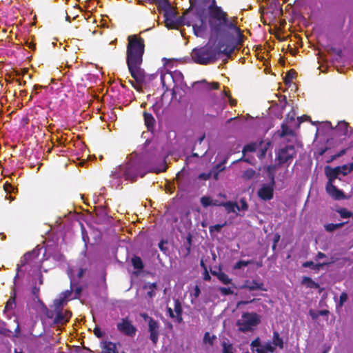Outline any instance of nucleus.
Listing matches in <instances>:
<instances>
[{
	"label": "nucleus",
	"instance_id": "nucleus-13",
	"mask_svg": "<svg viewBox=\"0 0 353 353\" xmlns=\"http://www.w3.org/2000/svg\"><path fill=\"white\" fill-rule=\"evenodd\" d=\"M83 270L82 268L74 269V268H69L68 270V275L70 279V284L72 288L75 285L78 284L79 279L81 278L83 274Z\"/></svg>",
	"mask_w": 353,
	"mask_h": 353
},
{
	"label": "nucleus",
	"instance_id": "nucleus-53",
	"mask_svg": "<svg viewBox=\"0 0 353 353\" xmlns=\"http://www.w3.org/2000/svg\"><path fill=\"white\" fill-rule=\"evenodd\" d=\"M167 314L169 315V316L172 319H175V314L173 311V310L171 307L167 308Z\"/></svg>",
	"mask_w": 353,
	"mask_h": 353
},
{
	"label": "nucleus",
	"instance_id": "nucleus-17",
	"mask_svg": "<svg viewBox=\"0 0 353 353\" xmlns=\"http://www.w3.org/2000/svg\"><path fill=\"white\" fill-rule=\"evenodd\" d=\"M194 34L197 37L204 38L207 34V26L203 19L200 20V24L193 25Z\"/></svg>",
	"mask_w": 353,
	"mask_h": 353
},
{
	"label": "nucleus",
	"instance_id": "nucleus-21",
	"mask_svg": "<svg viewBox=\"0 0 353 353\" xmlns=\"http://www.w3.org/2000/svg\"><path fill=\"white\" fill-rule=\"evenodd\" d=\"M218 205L223 206L225 208L228 213H236V211H240L239 205L236 203L232 201L221 203Z\"/></svg>",
	"mask_w": 353,
	"mask_h": 353
},
{
	"label": "nucleus",
	"instance_id": "nucleus-51",
	"mask_svg": "<svg viewBox=\"0 0 353 353\" xmlns=\"http://www.w3.org/2000/svg\"><path fill=\"white\" fill-rule=\"evenodd\" d=\"M159 0H137V4L143 5L144 2H148L150 3H154L158 2Z\"/></svg>",
	"mask_w": 353,
	"mask_h": 353
},
{
	"label": "nucleus",
	"instance_id": "nucleus-37",
	"mask_svg": "<svg viewBox=\"0 0 353 353\" xmlns=\"http://www.w3.org/2000/svg\"><path fill=\"white\" fill-rule=\"evenodd\" d=\"M344 223H336V224H334V223H330V224H327L325 228V230L328 232H333L334 230H336V229H339L341 227H342Z\"/></svg>",
	"mask_w": 353,
	"mask_h": 353
},
{
	"label": "nucleus",
	"instance_id": "nucleus-2",
	"mask_svg": "<svg viewBox=\"0 0 353 353\" xmlns=\"http://www.w3.org/2000/svg\"><path fill=\"white\" fill-rule=\"evenodd\" d=\"M128 43L126 50V63L132 77L139 83L145 81V74L141 68L144 53V40L137 35L128 37Z\"/></svg>",
	"mask_w": 353,
	"mask_h": 353
},
{
	"label": "nucleus",
	"instance_id": "nucleus-60",
	"mask_svg": "<svg viewBox=\"0 0 353 353\" xmlns=\"http://www.w3.org/2000/svg\"><path fill=\"white\" fill-rule=\"evenodd\" d=\"M205 138V135H203L202 137H201L199 139V143H201V142L203 141Z\"/></svg>",
	"mask_w": 353,
	"mask_h": 353
},
{
	"label": "nucleus",
	"instance_id": "nucleus-23",
	"mask_svg": "<svg viewBox=\"0 0 353 353\" xmlns=\"http://www.w3.org/2000/svg\"><path fill=\"white\" fill-rule=\"evenodd\" d=\"M338 136H345L347 133L348 124L344 121H339L335 128Z\"/></svg>",
	"mask_w": 353,
	"mask_h": 353
},
{
	"label": "nucleus",
	"instance_id": "nucleus-9",
	"mask_svg": "<svg viewBox=\"0 0 353 353\" xmlns=\"http://www.w3.org/2000/svg\"><path fill=\"white\" fill-rule=\"evenodd\" d=\"M274 188V180L272 178L270 183H264L259 189L257 192L259 197L263 201L272 199L273 198Z\"/></svg>",
	"mask_w": 353,
	"mask_h": 353
},
{
	"label": "nucleus",
	"instance_id": "nucleus-29",
	"mask_svg": "<svg viewBox=\"0 0 353 353\" xmlns=\"http://www.w3.org/2000/svg\"><path fill=\"white\" fill-rule=\"evenodd\" d=\"M145 288L148 290L147 295L150 298H152L155 296V290L157 288V284L155 283L146 284Z\"/></svg>",
	"mask_w": 353,
	"mask_h": 353
},
{
	"label": "nucleus",
	"instance_id": "nucleus-14",
	"mask_svg": "<svg viewBox=\"0 0 353 353\" xmlns=\"http://www.w3.org/2000/svg\"><path fill=\"white\" fill-rule=\"evenodd\" d=\"M172 73L174 79V85L172 88L173 92H175V90L176 88L183 90L186 85L183 81V75L182 72L179 70H174L172 72Z\"/></svg>",
	"mask_w": 353,
	"mask_h": 353
},
{
	"label": "nucleus",
	"instance_id": "nucleus-32",
	"mask_svg": "<svg viewBox=\"0 0 353 353\" xmlns=\"http://www.w3.org/2000/svg\"><path fill=\"white\" fill-rule=\"evenodd\" d=\"M144 120L147 127L149 128L150 126L153 125L154 119L151 114L144 112Z\"/></svg>",
	"mask_w": 353,
	"mask_h": 353
},
{
	"label": "nucleus",
	"instance_id": "nucleus-50",
	"mask_svg": "<svg viewBox=\"0 0 353 353\" xmlns=\"http://www.w3.org/2000/svg\"><path fill=\"white\" fill-rule=\"evenodd\" d=\"M94 334H95V336L98 338H101L103 336V332L101 330L100 328L99 327H95L94 330Z\"/></svg>",
	"mask_w": 353,
	"mask_h": 353
},
{
	"label": "nucleus",
	"instance_id": "nucleus-8",
	"mask_svg": "<svg viewBox=\"0 0 353 353\" xmlns=\"http://www.w3.org/2000/svg\"><path fill=\"white\" fill-rule=\"evenodd\" d=\"M297 152L294 145H287L282 148L278 153V159L281 163H290Z\"/></svg>",
	"mask_w": 353,
	"mask_h": 353
},
{
	"label": "nucleus",
	"instance_id": "nucleus-31",
	"mask_svg": "<svg viewBox=\"0 0 353 353\" xmlns=\"http://www.w3.org/2000/svg\"><path fill=\"white\" fill-rule=\"evenodd\" d=\"M201 205L206 208L210 205H218L216 203L213 202V200L209 196H202L201 198Z\"/></svg>",
	"mask_w": 353,
	"mask_h": 353
},
{
	"label": "nucleus",
	"instance_id": "nucleus-7",
	"mask_svg": "<svg viewBox=\"0 0 353 353\" xmlns=\"http://www.w3.org/2000/svg\"><path fill=\"white\" fill-rule=\"evenodd\" d=\"M251 347L253 353H273L276 349L272 342L262 343L259 338H256L251 343Z\"/></svg>",
	"mask_w": 353,
	"mask_h": 353
},
{
	"label": "nucleus",
	"instance_id": "nucleus-36",
	"mask_svg": "<svg viewBox=\"0 0 353 353\" xmlns=\"http://www.w3.org/2000/svg\"><path fill=\"white\" fill-rule=\"evenodd\" d=\"M222 98L224 100V102H225V99H228V102L230 103V105H232V106L235 105L236 103V101L231 97L230 94L226 90H225L222 93Z\"/></svg>",
	"mask_w": 353,
	"mask_h": 353
},
{
	"label": "nucleus",
	"instance_id": "nucleus-40",
	"mask_svg": "<svg viewBox=\"0 0 353 353\" xmlns=\"http://www.w3.org/2000/svg\"><path fill=\"white\" fill-rule=\"evenodd\" d=\"M256 147H257V145L256 143L248 144L244 147V148L243 150V153L245 154L246 152H254L256 150Z\"/></svg>",
	"mask_w": 353,
	"mask_h": 353
},
{
	"label": "nucleus",
	"instance_id": "nucleus-5",
	"mask_svg": "<svg viewBox=\"0 0 353 353\" xmlns=\"http://www.w3.org/2000/svg\"><path fill=\"white\" fill-rule=\"evenodd\" d=\"M208 11L210 14L209 25L211 31L216 35L222 34V24L228 18V14L223 9L216 6V0L208 2Z\"/></svg>",
	"mask_w": 353,
	"mask_h": 353
},
{
	"label": "nucleus",
	"instance_id": "nucleus-46",
	"mask_svg": "<svg viewBox=\"0 0 353 353\" xmlns=\"http://www.w3.org/2000/svg\"><path fill=\"white\" fill-rule=\"evenodd\" d=\"M219 87V83L217 82L207 83V88L210 90L218 89Z\"/></svg>",
	"mask_w": 353,
	"mask_h": 353
},
{
	"label": "nucleus",
	"instance_id": "nucleus-1",
	"mask_svg": "<svg viewBox=\"0 0 353 353\" xmlns=\"http://www.w3.org/2000/svg\"><path fill=\"white\" fill-rule=\"evenodd\" d=\"M143 168H147L150 172L159 173L166 170V165L162 163L159 168L146 166L137 154H132L125 164L120 165L112 171L110 184L112 188H119L125 181L135 180L138 176L143 177L145 172Z\"/></svg>",
	"mask_w": 353,
	"mask_h": 353
},
{
	"label": "nucleus",
	"instance_id": "nucleus-18",
	"mask_svg": "<svg viewBox=\"0 0 353 353\" xmlns=\"http://www.w3.org/2000/svg\"><path fill=\"white\" fill-rule=\"evenodd\" d=\"M224 28L228 29L236 36L241 35L240 28L233 21L229 20L228 18L222 24V34H223Z\"/></svg>",
	"mask_w": 353,
	"mask_h": 353
},
{
	"label": "nucleus",
	"instance_id": "nucleus-63",
	"mask_svg": "<svg viewBox=\"0 0 353 353\" xmlns=\"http://www.w3.org/2000/svg\"><path fill=\"white\" fill-rule=\"evenodd\" d=\"M214 178L215 179H218V173L216 172V174H214Z\"/></svg>",
	"mask_w": 353,
	"mask_h": 353
},
{
	"label": "nucleus",
	"instance_id": "nucleus-49",
	"mask_svg": "<svg viewBox=\"0 0 353 353\" xmlns=\"http://www.w3.org/2000/svg\"><path fill=\"white\" fill-rule=\"evenodd\" d=\"M321 128H323L326 130L333 129L332 123L330 121H325L323 123H322Z\"/></svg>",
	"mask_w": 353,
	"mask_h": 353
},
{
	"label": "nucleus",
	"instance_id": "nucleus-34",
	"mask_svg": "<svg viewBox=\"0 0 353 353\" xmlns=\"http://www.w3.org/2000/svg\"><path fill=\"white\" fill-rule=\"evenodd\" d=\"M216 339L215 336L211 335L209 332H206L203 337V342L205 344L212 345L214 340Z\"/></svg>",
	"mask_w": 353,
	"mask_h": 353
},
{
	"label": "nucleus",
	"instance_id": "nucleus-19",
	"mask_svg": "<svg viewBox=\"0 0 353 353\" xmlns=\"http://www.w3.org/2000/svg\"><path fill=\"white\" fill-rule=\"evenodd\" d=\"M72 292L66 290L61 293L59 297L54 301V305L57 309L62 307L70 298Z\"/></svg>",
	"mask_w": 353,
	"mask_h": 353
},
{
	"label": "nucleus",
	"instance_id": "nucleus-15",
	"mask_svg": "<svg viewBox=\"0 0 353 353\" xmlns=\"http://www.w3.org/2000/svg\"><path fill=\"white\" fill-rule=\"evenodd\" d=\"M161 81L163 87L165 88L166 90H172V85H174V79L172 72H162L161 74Z\"/></svg>",
	"mask_w": 353,
	"mask_h": 353
},
{
	"label": "nucleus",
	"instance_id": "nucleus-45",
	"mask_svg": "<svg viewBox=\"0 0 353 353\" xmlns=\"http://www.w3.org/2000/svg\"><path fill=\"white\" fill-rule=\"evenodd\" d=\"M4 190L8 193H11L14 191V188L8 182H6L3 185Z\"/></svg>",
	"mask_w": 353,
	"mask_h": 353
},
{
	"label": "nucleus",
	"instance_id": "nucleus-56",
	"mask_svg": "<svg viewBox=\"0 0 353 353\" xmlns=\"http://www.w3.org/2000/svg\"><path fill=\"white\" fill-rule=\"evenodd\" d=\"M328 312H329L326 310L319 311V316H326L327 315Z\"/></svg>",
	"mask_w": 353,
	"mask_h": 353
},
{
	"label": "nucleus",
	"instance_id": "nucleus-33",
	"mask_svg": "<svg viewBox=\"0 0 353 353\" xmlns=\"http://www.w3.org/2000/svg\"><path fill=\"white\" fill-rule=\"evenodd\" d=\"M329 263H323L319 264H314L312 261H306L303 264L304 268H312L313 269H319L320 267L327 265Z\"/></svg>",
	"mask_w": 353,
	"mask_h": 353
},
{
	"label": "nucleus",
	"instance_id": "nucleus-62",
	"mask_svg": "<svg viewBox=\"0 0 353 353\" xmlns=\"http://www.w3.org/2000/svg\"><path fill=\"white\" fill-rule=\"evenodd\" d=\"M248 302H245V301H240L238 303V306H239L241 304H246L248 303Z\"/></svg>",
	"mask_w": 353,
	"mask_h": 353
},
{
	"label": "nucleus",
	"instance_id": "nucleus-42",
	"mask_svg": "<svg viewBox=\"0 0 353 353\" xmlns=\"http://www.w3.org/2000/svg\"><path fill=\"white\" fill-rule=\"evenodd\" d=\"M219 291L223 295H229L234 293L233 290L230 288L222 287L219 288Z\"/></svg>",
	"mask_w": 353,
	"mask_h": 353
},
{
	"label": "nucleus",
	"instance_id": "nucleus-12",
	"mask_svg": "<svg viewBox=\"0 0 353 353\" xmlns=\"http://www.w3.org/2000/svg\"><path fill=\"white\" fill-rule=\"evenodd\" d=\"M329 181L326 185V191L332 198L336 200H341L345 198L343 192L339 190L334 184V181L336 178L328 177Z\"/></svg>",
	"mask_w": 353,
	"mask_h": 353
},
{
	"label": "nucleus",
	"instance_id": "nucleus-39",
	"mask_svg": "<svg viewBox=\"0 0 353 353\" xmlns=\"http://www.w3.org/2000/svg\"><path fill=\"white\" fill-rule=\"evenodd\" d=\"M256 172L253 169H248L243 172V176L246 179H251L254 176Z\"/></svg>",
	"mask_w": 353,
	"mask_h": 353
},
{
	"label": "nucleus",
	"instance_id": "nucleus-30",
	"mask_svg": "<svg viewBox=\"0 0 353 353\" xmlns=\"http://www.w3.org/2000/svg\"><path fill=\"white\" fill-rule=\"evenodd\" d=\"M132 263L133 267L137 270H142L143 268L142 260L139 256H134L132 259Z\"/></svg>",
	"mask_w": 353,
	"mask_h": 353
},
{
	"label": "nucleus",
	"instance_id": "nucleus-28",
	"mask_svg": "<svg viewBox=\"0 0 353 353\" xmlns=\"http://www.w3.org/2000/svg\"><path fill=\"white\" fill-rule=\"evenodd\" d=\"M302 284L306 285L310 288H317L318 284L316 283L310 277L305 276L302 279Z\"/></svg>",
	"mask_w": 353,
	"mask_h": 353
},
{
	"label": "nucleus",
	"instance_id": "nucleus-22",
	"mask_svg": "<svg viewBox=\"0 0 353 353\" xmlns=\"http://www.w3.org/2000/svg\"><path fill=\"white\" fill-rule=\"evenodd\" d=\"M243 288H248L250 290H262L263 289V283L261 282H258L256 281H247L243 285Z\"/></svg>",
	"mask_w": 353,
	"mask_h": 353
},
{
	"label": "nucleus",
	"instance_id": "nucleus-25",
	"mask_svg": "<svg viewBox=\"0 0 353 353\" xmlns=\"http://www.w3.org/2000/svg\"><path fill=\"white\" fill-rule=\"evenodd\" d=\"M212 274L216 275L219 280L223 284L228 285L232 282V279L224 272H212Z\"/></svg>",
	"mask_w": 353,
	"mask_h": 353
},
{
	"label": "nucleus",
	"instance_id": "nucleus-41",
	"mask_svg": "<svg viewBox=\"0 0 353 353\" xmlns=\"http://www.w3.org/2000/svg\"><path fill=\"white\" fill-rule=\"evenodd\" d=\"M251 263L250 261H239L235 263L234 268V269H241L243 267H245Z\"/></svg>",
	"mask_w": 353,
	"mask_h": 353
},
{
	"label": "nucleus",
	"instance_id": "nucleus-48",
	"mask_svg": "<svg viewBox=\"0 0 353 353\" xmlns=\"http://www.w3.org/2000/svg\"><path fill=\"white\" fill-rule=\"evenodd\" d=\"M293 79V74L292 73V72H289L287 75H286V77H285V83L287 85H290V83H292V80Z\"/></svg>",
	"mask_w": 353,
	"mask_h": 353
},
{
	"label": "nucleus",
	"instance_id": "nucleus-54",
	"mask_svg": "<svg viewBox=\"0 0 353 353\" xmlns=\"http://www.w3.org/2000/svg\"><path fill=\"white\" fill-rule=\"evenodd\" d=\"M325 257H326V255L324 253L319 252L316 255V259L319 260L321 259H324Z\"/></svg>",
	"mask_w": 353,
	"mask_h": 353
},
{
	"label": "nucleus",
	"instance_id": "nucleus-11",
	"mask_svg": "<svg viewBox=\"0 0 353 353\" xmlns=\"http://www.w3.org/2000/svg\"><path fill=\"white\" fill-rule=\"evenodd\" d=\"M159 329L160 323L152 318L148 317V332H150V339L154 344H156L159 340Z\"/></svg>",
	"mask_w": 353,
	"mask_h": 353
},
{
	"label": "nucleus",
	"instance_id": "nucleus-10",
	"mask_svg": "<svg viewBox=\"0 0 353 353\" xmlns=\"http://www.w3.org/2000/svg\"><path fill=\"white\" fill-rule=\"evenodd\" d=\"M117 330L122 334L133 336L135 335L137 329L128 319H122L117 325Z\"/></svg>",
	"mask_w": 353,
	"mask_h": 353
},
{
	"label": "nucleus",
	"instance_id": "nucleus-44",
	"mask_svg": "<svg viewBox=\"0 0 353 353\" xmlns=\"http://www.w3.org/2000/svg\"><path fill=\"white\" fill-rule=\"evenodd\" d=\"M211 174L212 173L211 172H208V173H201L199 176H198V179H200V180H203V181H206L208 179H209L211 176Z\"/></svg>",
	"mask_w": 353,
	"mask_h": 353
},
{
	"label": "nucleus",
	"instance_id": "nucleus-26",
	"mask_svg": "<svg viewBox=\"0 0 353 353\" xmlns=\"http://www.w3.org/2000/svg\"><path fill=\"white\" fill-rule=\"evenodd\" d=\"M165 24L168 29H173L176 26L174 17L171 14L165 13Z\"/></svg>",
	"mask_w": 353,
	"mask_h": 353
},
{
	"label": "nucleus",
	"instance_id": "nucleus-61",
	"mask_svg": "<svg viewBox=\"0 0 353 353\" xmlns=\"http://www.w3.org/2000/svg\"><path fill=\"white\" fill-rule=\"evenodd\" d=\"M345 150H341V151L340 152V153H339L337 156H338V157H340V156H341V155L344 154H345Z\"/></svg>",
	"mask_w": 353,
	"mask_h": 353
},
{
	"label": "nucleus",
	"instance_id": "nucleus-38",
	"mask_svg": "<svg viewBox=\"0 0 353 353\" xmlns=\"http://www.w3.org/2000/svg\"><path fill=\"white\" fill-rule=\"evenodd\" d=\"M337 212L344 219H347L352 216V213L345 208H340Z\"/></svg>",
	"mask_w": 353,
	"mask_h": 353
},
{
	"label": "nucleus",
	"instance_id": "nucleus-43",
	"mask_svg": "<svg viewBox=\"0 0 353 353\" xmlns=\"http://www.w3.org/2000/svg\"><path fill=\"white\" fill-rule=\"evenodd\" d=\"M347 300V294L345 292H342L340 295L339 305L342 306Z\"/></svg>",
	"mask_w": 353,
	"mask_h": 353
},
{
	"label": "nucleus",
	"instance_id": "nucleus-6",
	"mask_svg": "<svg viewBox=\"0 0 353 353\" xmlns=\"http://www.w3.org/2000/svg\"><path fill=\"white\" fill-rule=\"evenodd\" d=\"M260 322V316L254 312H245L237 321L239 330L242 332L252 330Z\"/></svg>",
	"mask_w": 353,
	"mask_h": 353
},
{
	"label": "nucleus",
	"instance_id": "nucleus-3",
	"mask_svg": "<svg viewBox=\"0 0 353 353\" xmlns=\"http://www.w3.org/2000/svg\"><path fill=\"white\" fill-rule=\"evenodd\" d=\"M234 50V46L232 43L220 40L217 46H212L209 42L203 47L193 49L191 56L195 63L207 65L214 62L219 54L229 56Z\"/></svg>",
	"mask_w": 353,
	"mask_h": 353
},
{
	"label": "nucleus",
	"instance_id": "nucleus-57",
	"mask_svg": "<svg viewBox=\"0 0 353 353\" xmlns=\"http://www.w3.org/2000/svg\"><path fill=\"white\" fill-rule=\"evenodd\" d=\"M282 129H283V134H289L288 132V128L284 124L282 125Z\"/></svg>",
	"mask_w": 353,
	"mask_h": 353
},
{
	"label": "nucleus",
	"instance_id": "nucleus-52",
	"mask_svg": "<svg viewBox=\"0 0 353 353\" xmlns=\"http://www.w3.org/2000/svg\"><path fill=\"white\" fill-rule=\"evenodd\" d=\"M240 203H241V205H239L240 211L241 210H246L248 209V205L243 199L241 200Z\"/></svg>",
	"mask_w": 353,
	"mask_h": 353
},
{
	"label": "nucleus",
	"instance_id": "nucleus-16",
	"mask_svg": "<svg viewBox=\"0 0 353 353\" xmlns=\"http://www.w3.org/2000/svg\"><path fill=\"white\" fill-rule=\"evenodd\" d=\"M56 310H57L55 317L56 323L59 324H64L67 323L71 317L72 313L68 310H63L62 309L59 310V308H56Z\"/></svg>",
	"mask_w": 353,
	"mask_h": 353
},
{
	"label": "nucleus",
	"instance_id": "nucleus-4",
	"mask_svg": "<svg viewBox=\"0 0 353 353\" xmlns=\"http://www.w3.org/2000/svg\"><path fill=\"white\" fill-rule=\"evenodd\" d=\"M43 249L39 245L37 246L32 251L27 252L24 254L20 261V263L17 265V274L14 281L19 276L21 272L23 271H39L43 268L41 265V260L38 259L39 252Z\"/></svg>",
	"mask_w": 353,
	"mask_h": 353
},
{
	"label": "nucleus",
	"instance_id": "nucleus-35",
	"mask_svg": "<svg viewBox=\"0 0 353 353\" xmlns=\"http://www.w3.org/2000/svg\"><path fill=\"white\" fill-rule=\"evenodd\" d=\"M227 222L225 221L223 224H216L210 227L209 230L211 233L220 232L221 229L226 225Z\"/></svg>",
	"mask_w": 353,
	"mask_h": 353
},
{
	"label": "nucleus",
	"instance_id": "nucleus-20",
	"mask_svg": "<svg viewBox=\"0 0 353 353\" xmlns=\"http://www.w3.org/2000/svg\"><path fill=\"white\" fill-rule=\"evenodd\" d=\"M101 353H117L116 344L111 341H104L101 345Z\"/></svg>",
	"mask_w": 353,
	"mask_h": 353
},
{
	"label": "nucleus",
	"instance_id": "nucleus-47",
	"mask_svg": "<svg viewBox=\"0 0 353 353\" xmlns=\"http://www.w3.org/2000/svg\"><path fill=\"white\" fill-rule=\"evenodd\" d=\"M309 314L313 320H316L319 316V311H314L313 310H309Z\"/></svg>",
	"mask_w": 353,
	"mask_h": 353
},
{
	"label": "nucleus",
	"instance_id": "nucleus-58",
	"mask_svg": "<svg viewBox=\"0 0 353 353\" xmlns=\"http://www.w3.org/2000/svg\"><path fill=\"white\" fill-rule=\"evenodd\" d=\"M163 244H164V242L162 241H161L159 243V247L160 248L161 250L163 251L164 250V247H163Z\"/></svg>",
	"mask_w": 353,
	"mask_h": 353
},
{
	"label": "nucleus",
	"instance_id": "nucleus-24",
	"mask_svg": "<svg viewBox=\"0 0 353 353\" xmlns=\"http://www.w3.org/2000/svg\"><path fill=\"white\" fill-rule=\"evenodd\" d=\"M174 312L175 314V320L178 323H181L183 320L181 314H182V307L180 302L178 300L174 301Z\"/></svg>",
	"mask_w": 353,
	"mask_h": 353
},
{
	"label": "nucleus",
	"instance_id": "nucleus-59",
	"mask_svg": "<svg viewBox=\"0 0 353 353\" xmlns=\"http://www.w3.org/2000/svg\"><path fill=\"white\" fill-rule=\"evenodd\" d=\"M204 279L205 280H210V275L208 274V272H206V274L205 275V277H204Z\"/></svg>",
	"mask_w": 353,
	"mask_h": 353
},
{
	"label": "nucleus",
	"instance_id": "nucleus-27",
	"mask_svg": "<svg viewBox=\"0 0 353 353\" xmlns=\"http://www.w3.org/2000/svg\"><path fill=\"white\" fill-rule=\"evenodd\" d=\"M272 343L275 347H279L281 349L283 347V339L280 337L279 334L277 332H274L273 340Z\"/></svg>",
	"mask_w": 353,
	"mask_h": 353
},
{
	"label": "nucleus",
	"instance_id": "nucleus-55",
	"mask_svg": "<svg viewBox=\"0 0 353 353\" xmlns=\"http://www.w3.org/2000/svg\"><path fill=\"white\" fill-rule=\"evenodd\" d=\"M199 294H200V290L198 286H196L194 288V295L196 298L199 296Z\"/></svg>",
	"mask_w": 353,
	"mask_h": 353
},
{
	"label": "nucleus",
	"instance_id": "nucleus-64",
	"mask_svg": "<svg viewBox=\"0 0 353 353\" xmlns=\"http://www.w3.org/2000/svg\"><path fill=\"white\" fill-rule=\"evenodd\" d=\"M14 353H23V352L21 351L18 352L17 350H15Z\"/></svg>",
	"mask_w": 353,
	"mask_h": 353
}]
</instances>
